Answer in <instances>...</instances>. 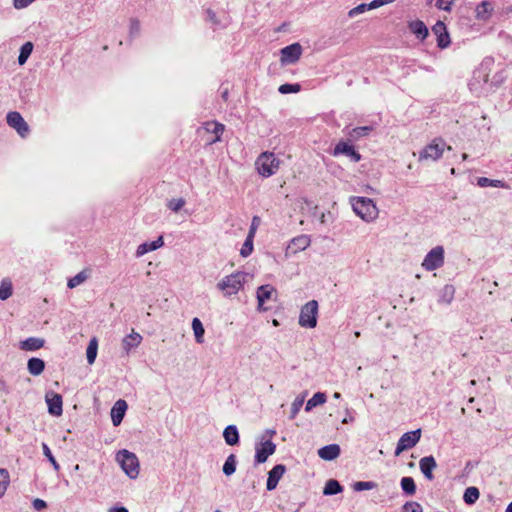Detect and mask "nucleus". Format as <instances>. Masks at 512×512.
<instances>
[{"instance_id":"1","label":"nucleus","mask_w":512,"mask_h":512,"mask_svg":"<svg viewBox=\"0 0 512 512\" xmlns=\"http://www.w3.org/2000/svg\"><path fill=\"white\" fill-rule=\"evenodd\" d=\"M257 172L263 177H270L280 167V160L272 152H262L255 162Z\"/></svg>"},{"instance_id":"2","label":"nucleus","mask_w":512,"mask_h":512,"mask_svg":"<svg viewBox=\"0 0 512 512\" xmlns=\"http://www.w3.org/2000/svg\"><path fill=\"white\" fill-rule=\"evenodd\" d=\"M352 207L354 212L367 222L373 221L378 217V209L374 202L369 198H353Z\"/></svg>"},{"instance_id":"3","label":"nucleus","mask_w":512,"mask_h":512,"mask_svg":"<svg viewBox=\"0 0 512 512\" xmlns=\"http://www.w3.org/2000/svg\"><path fill=\"white\" fill-rule=\"evenodd\" d=\"M224 132V125L216 121H208L197 131L198 137L206 145H211L220 140Z\"/></svg>"},{"instance_id":"4","label":"nucleus","mask_w":512,"mask_h":512,"mask_svg":"<svg viewBox=\"0 0 512 512\" xmlns=\"http://www.w3.org/2000/svg\"><path fill=\"white\" fill-rule=\"evenodd\" d=\"M445 149H451V147L442 138H434L419 152V160L436 161L443 155Z\"/></svg>"},{"instance_id":"5","label":"nucleus","mask_w":512,"mask_h":512,"mask_svg":"<svg viewBox=\"0 0 512 512\" xmlns=\"http://www.w3.org/2000/svg\"><path fill=\"white\" fill-rule=\"evenodd\" d=\"M258 310L268 311L273 309V303L277 302L276 289L267 284L262 285L257 289Z\"/></svg>"},{"instance_id":"6","label":"nucleus","mask_w":512,"mask_h":512,"mask_svg":"<svg viewBox=\"0 0 512 512\" xmlns=\"http://www.w3.org/2000/svg\"><path fill=\"white\" fill-rule=\"evenodd\" d=\"M318 317V302L311 300L302 306L299 315V324L304 328H315Z\"/></svg>"},{"instance_id":"7","label":"nucleus","mask_w":512,"mask_h":512,"mask_svg":"<svg viewBox=\"0 0 512 512\" xmlns=\"http://www.w3.org/2000/svg\"><path fill=\"white\" fill-rule=\"evenodd\" d=\"M116 459L127 475L131 478L137 477L139 474V461L135 454L122 450L117 453Z\"/></svg>"},{"instance_id":"8","label":"nucleus","mask_w":512,"mask_h":512,"mask_svg":"<svg viewBox=\"0 0 512 512\" xmlns=\"http://www.w3.org/2000/svg\"><path fill=\"white\" fill-rule=\"evenodd\" d=\"M244 275L240 272L226 276L221 282L218 283V288L225 295L236 294L243 288Z\"/></svg>"},{"instance_id":"9","label":"nucleus","mask_w":512,"mask_h":512,"mask_svg":"<svg viewBox=\"0 0 512 512\" xmlns=\"http://www.w3.org/2000/svg\"><path fill=\"white\" fill-rule=\"evenodd\" d=\"M444 263V249L442 246L434 247L429 251L422 262V267L427 271L440 268Z\"/></svg>"},{"instance_id":"10","label":"nucleus","mask_w":512,"mask_h":512,"mask_svg":"<svg viewBox=\"0 0 512 512\" xmlns=\"http://www.w3.org/2000/svg\"><path fill=\"white\" fill-rule=\"evenodd\" d=\"M420 437H421L420 429L404 433L397 443V447L395 449V455L399 456L402 452L413 448L419 442Z\"/></svg>"},{"instance_id":"11","label":"nucleus","mask_w":512,"mask_h":512,"mask_svg":"<svg viewBox=\"0 0 512 512\" xmlns=\"http://www.w3.org/2000/svg\"><path fill=\"white\" fill-rule=\"evenodd\" d=\"M334 156L345 155L349 157L354 162H359L361 160V154L356 150L353 142L350 140H340L334 147L333 150Z\"/></svg>"},{"instance_id":"12","label":"nucleus","mask_w":512,"mask_h":512,"mask_svg":"<svg viewBox=\"0 0 512 512\" xmlns=\"http://www.w3.org/2000/svg\"><path fill=\"white\" fill-rule=\"evenodd\" d=\"M7 124L15 129L17 133L22 137L25 138L30 133V128L27 122L24 120V118L21 116L19 112L12 111L7 114L6 117Z\"/></svg>"},{"instance_id":"13","label":"nucleus","mask_w":512,"mask_h":512,"mask_svg":"<svg viewBox=\"0 0 512 512\" xmlns=\"http://www.w3.org/2000/svg\"><path fill=\"white\" fill-rule=\"evenodd\" d=\"M432 32L437 37V45L439 48L444 49L450 45V36L444 22L437 21L432 27Z\"/></svg>"},{"instance_id":"14","label":"nucleus","mask_w":512,"mask_h":512,"mask_svg":"<svg viewBox=\"0 0 512 512\" xmlns=\"http://www.w3.org/2000/svg\"><path fill=\"white\" fill-rule=\"evenodd\" d=\"M276 445L271 440L261 442L256 446L255 460L257 463H264L270 455L275 452Z\"/></svg>"},{"instance_id":"15","label":"nucleus","mask_w":512,"mask_h":512,"mask_svg":"<svg viewBox=\"0 0 512 512\" xmlns=\"http://www.w3.org/2000/svg\"><path fill=\"white\" fill-rule=\"evenodd\" d=\"M302 54V48L300 44L295 43L282 49L281 60L282 62L293 63L296 62Z\"/></svg>"},{"instance_id":"16","label":"nucleus","mask_w":512,"mask_h":512,"mask_svg":"<svg viewBox=\"0 0 512 512\" xmlns=\"http://www.w3.org/2000/svg\"><path fill=\"white\" fill-rule=\"evenodd\" d=\"M419 467L425 478L429 481L434 479L433 470L437 467L433 456H426L420 459Z\"/></svg>"},{"instance_id":"17","label":"nucleus","mask_w":512,"mask_h":512,"mask_svg":"<svg viewBox=\"0 0 512 512\" xmlns=\"http://www.w3.org/2000/svg\"><path fill=\"white\" fill-rule=\"evenodd\" d=\"M127 408L128 405L125 400L120 399L116 401V403L111 409V419L114 426L120 425L124 418Z\"/></svg>"},{"instance_id":"18","label":"nucleus","mask_w":512,"mask_h":512,"mask_svg":"<svg viewBox=\"0 0 512 512\" xmlns=\"http://www.w3.org/2000/svg\"><path fill=\"white\" fill-rule=\"evenodd\" d=\"M285 466L282 464H278L272 468V470L269 472L268 479H267V489L273 490L277 487L279 480L282 478V476L285 473Z\"/></svg>"},{"instance_id":"19","label":"nucleus","mask_w":512,"mask_h":512,"mask_svg":"<svg viewBox=\"0 0 512 512\" xmlns=\"http://www.w3.org/2000/svg\"><path fill=\"white\" fill-rule=\"evenodd\" d=\"M408 28L412 34H414L419 40L424 41L429 31L425 23L421 20H414L408 23Z\"/></svg>"},{"instance_id":"20","label":"nucleus","mask_w":512,"mask_h":512,"mask_svg":"<svg viewBox=\"0 0 512 512\" xmlns=\"http://www.w3.org/2000/svg\"><path fill=\"white\" fill-rule=\"evenodd\" d=\"M46 402L48 404L49 412L52 415L59 416L62 413V397L58 394H47Z\"/></svg>"},{"instance_id":"21","label":"nucleus","mask_w":512,"mask_h":512,"mask_svg":"<svg viewBox=\"0 0 512 512\" xmlns=\"http://www.w3.org/2000/svg\"><path fill=\"white\" fill-rule=\"evenodd\" d=\"M141 342L142 336L139 333L132 330V332L122 340V347L128 354L131 352L132 349L138 347L141 344Z\"/></svg>"},{"instance_id":"22","label":"nucleus","mask_w":512,"mask_h":512,"mask_svg":"<svg viewBox=\"0 0 512 512\" xmlns=\"http://www.w3.org/2000/svg\"><path fill=\"white\" fill-rule=\"evenodd\" d=\"M44 339L37 337H30L20 341L19 348L23 351H36L44 346Z\"/></svg>"},{"instance_id":"23","label":"nucleus","mask_w":512,"mask_h":512,"mask_svg":"<svg viewBox=\"0 0 512 512\" xmlns=\"http://www.w3.org/2000/svg\"><path fill=\"white\" fill-rule=\"evenodd\" d=\"M340 454V447L337 444H331L325 447H322L318 450V455L323 460H333L337 458Z\"/></svg>"},{"instance_id":"24","label":"nucleus","mask_w":512,"mask_h":512,"mask_svg":"<svg viewBox=\"0 0 512 512\" xmlns=\"http://www.w3.org/2000/svg\"><path fill=\"white\" fill-rule=\"evenodd\" d=\"M27 369L31 375L38 376L44 371L45 362L40 358L33 357L28 360Z\"/></svg>"},{"instance_id":"25","label":"nucleus","mask_w":512,"mask_h":512,"mask_svg":"<svg viewBox=\"0 0 512 512\" xmlns=\"http://www.w3.org/2000/svg\"><path fill=\"white\" fill-rule=\"evenodd\" d=\"M373 131L371 126H361L353 128L348 132V140L351 142L357 141L362 137L368 136Z\"/></svg>"},{"instance_id":"26","label":"nucleus","mask_w":512,"mask_h":512,"mask_svg":"<svg viewBox=\"0 0 512 512\" xmlns=\"http://www.w3.org/2000/svg\"><path fill=\"white\" fill-rule=\"evenodd\" d=\"M226 443L230 446L236 445L239 442V433L235 426L230 425L225 428L223 432Z\"/></svg>"},{"instance_id":"27","label":"nucleus","mask_w":512,"mask_h":512,"mask_svg":"<svg viewBox=\"0 0 512 512\" xmlns=\"http://www.w3.org/2000/svg\"><path fill=\"white\" fill-rule=\"evenodd\" d=\"M477 185L479 187H496V188H508V185L503 180H492L487 177L477 178Z\"/></svg>"},{"instance_id":"28","label":"nucleus","mask_w":512,"mask_h":512,"mask_svg":"<svg viewBox=\"0 0 512 512\" xmlns=\"http://www.w3.org/2000/svg\"><path fill=\"white\" fill-rule=\"evenodd\" d=\"M163 245V238L160 236L156 241L141 244L137 249V255H143L149 251H153Z\"/></svg>"},{"instance_id":"29","label":"nucleus","mask_w":512,"mask_h":512,"mask_svg":"<svg viewBox=\"0 0 512 512\" xmlns=\"http://www.w3.org/2000/svg\"><path fill=\"white\" fill-rule=\"evenodd\" d=\"M479 496H480V492H479L478 488L471 486V487L466 488L464 495H463V500L466 504L472 505L479 499Z\"/></svg>"},{"instance_id":"30","label":"nucleus","mask_w":512,"mask_h":512,"mask_svg":"<svg viewBox=\"0 0 512 512\" xmlns=\"http://www.w3.org/2000/svg\"><path fill=\"white\" fill-rule=\"evenodd\" d=\"M401 488L403 492L407 495H414L416 493V484L412 477H403L401 479Z\"/></svg>"},{"instance_id":"31","label":"nucleus","mask_w":512,"mask_h":512,"mask_svg":"<svg viewBox=\"0 0 512 512\" xmlns=\"http://www.w3.org/2000/svg\"><path fill=\"white\" fill-rule=\"evenodd\" d=\"M326 402V395L324 393L318 392L313 395L311 399L308 400L306 404V411H310L313 408L320 406Z\"/></svg>"},{"instance_id":"32","label":"nucleus","mask_w":512,"mask_h":512,"mask_svg":"<svg viewBox=\"0 0 512 512\" xmlns=\"http://www.w3.org/2000/svg\"><path fill=\"white\" fill-rule=\"evenodd\" d=\"M98 350V341L96 338H92L88 344L86 355L89 364L94 363Z\"/></svg>"},{"instance_id":"33","label":"nucleus","mask_w":512,"mask_h":512,"mask_svg":"<svg viewBox=\"0 0 512 512\" xmlns=\"http://www.w3.org/2000/svg\"><path fill=\"white\" fill-rule=\"evenodd\" d=\"M192 329L194 331L196 341L198 343H202L205 330H204V327H203L201 321L198 318L193 319Z\"/></svg>"},{"instance_id":"34","label":"nucleus","mask_w":512,"mask_h":512,"mask_svg":"<svg viewBox=\"0 0 512 512\" xmlns=\"http://www.w3.org/2000/svg\"><path fill=\"white\" fill-rule=\"evenodd\" d=\"M342 491V487L337 480L331 479L326 482L324 487L325 495H334L340 493Z\"/></svg>"},{"instance_id":"35","label":"nucleus","mask_w":512,"mask_h":512,"mask_svg":"<svg viewBox=\"0 0 512 512\" xmlns=\"http://www.w3.org/2000/svg\"><path fill=\"white\" fill-rule=\"evenodd\" d=\"M12 283L8 279L2 280L0 284V299L6 300L12 295Z\"/></svg>"},{"instance_id":"36","label":"nucleus","mask_w":512,"mask_h":512,"mask_svg":"<svg viewBox=\"0 0 512 512\" xmlns=\"http://www.w3.org/2000/svg\"><path fill=\"white\" fill-rule=\"evenodd\" d=\"M33 50V44L31 42H26L20 50V55L18 57V62L20 65H23L29 56L31 55Z\"/></svg>"},{"instance_id":"37","label":"nucleus","mask_w":512,"mask_h":512,"mask_svg":"<svg viewBox=\"0 0 512 512\" xmlns=\"http://www.w3.org/2000/svg\"><path fill=\"white\" fill-rule=\"evenodd\" d=\"M310 243V240L307 236H299L297 238H294L289 245V249H305Z\"/></svg>"},{"instance_id":"38","label":"nucleus","mask_w":512,"mask_h":512,"mask_svg":"<svg viewBox=\"0 0 512 512\" xmlns=\"http://www.w3.org/2000/svg\"><path fill=\"white\" fill-rule=\"evenodd\" d=\"M10 483V476L6 469H0V497L4 495Z\"/></svg>"},{"instance_id":"39","label":"nucleus","mask_w":512,"mask_h":512,"mask_svg":"<svg viewBox=\"0 0 512 512\" xmlns=\"http://www.w3.org/2000/svg\"><path fill=\"white\" fill-rule=\"evenodd\" d=\"M235 470H236V457L234 454H231L230 456H228V458L226 459V461L224 463L223 472L226 475H231L235 472Z\"/></svg>"},{"instance_id":"40","label":"nucleus","mask_w":512,"mask_h":512,"mask_svg":"<svg viewBox=\"0 0 512 512\" xmlns=\"http://www.w3.org/2000/svg\"><path fill=\"white\" fill-rule=\"evenodd\" d=\"M87 278H88L87 272L81 271L76 276L69 279L68 286L70 288H74V287L78 286L79 284L83 283Z\"/></svg>"},{"instance_id":"41","label":"nucleus","mask_w":512,"mask_h":512,"mask_svg":"<svg viewBox=\"0 0 512 512\" xmlns=\"http://www.w3.org/2000/svg\"><path fill=\"white\" fill-rule=\"evenodd\" d=\"M253 238L254 237H251L250 235L247 236L241 250H240V254L243 256V257H247L249 256L252 251H253Z\"/></svg>"},{"instance_id":"42","label":"nucleus","mask_w":512,"mask_h":512,"mask_svg":"<svg viewBox=\"0 0 512 512\" xmlns=\"http://www.w3.org/2000/svg\"><path fill=\"white\" fill-rule=\"evenodd\" d=\"M453 295H454V288L452 286L446 285L441 290V299H440V301H442L444 303H449L452 300Z\"/></svg>"},{"instance_id":"43","label":"nucleus","mask_w":512,"mask_h":512,"mask_svg":"<svg viewBox=\"0 0 512 512\" xmlns=\"http://www.w3.org/2000/svg\"><path fill=\"white\" fill-rule=\"evenodd\" d=\"M301 90L300 84H283L279 87V92L282 94L297 93Z\"/></svg>"},{"instance_id":"44","label":"nucleus","mask_w":512,"mask_h":512,"mask_svg":"<svg viewBox=\"0 0 512 512\" xmlns=\"http://www.w3.org/2000/svg\"><path fill=\"white\" fill-rule=\"evenodd\" d=\"M402 512H422V507L417 502H407L402 508Z\"/></svg>"},{"instance_id":"45","label":"nucleus","mask_w":512,"mask_h":512,"mask_svg":"<svg viewBox=\"0 0 512 512\" xmlns=\"http://www.w3.org/2000/svg\"><path fill=\"white\" fill-rule=\"evenodd\" d=\"M43 452H44V455L48 458V460L52 463L54 468L58 471L60 469V465L54 458L50 448L45 443H43Z\"/></svg>"},{"instance_id":"46","label":"nucleus","mask_w":512,"mask_h":512,"mask_svg":"<svg viewBox=\"0 0 512 512\" xmlns=\"http://www.w3.org/2000/svg\"><path fill=\"white\" fill-rule=\"evenodd\" d=\"M184 205H185V200L182 198L172 199L168 203V207L174 212H178L180 209L183 208Z\"/></svg>"},{"instance_id":"47","label":"nucleus","mask_w":512,"mask_h":512,"mask_svg":"<svg viewBox=\"0 0 512 512\" xmlns=\"http://www.w3.org/2000/svg\"><path fill=\"white\" fill-rule=\"evenodd\" d=\"M455 0H437L436 7L440 10L450 11Z\"/></svg>"},{"instance_id":"48","label":"nucleus","mask_w":512,"mask_h":512,"mask_svg":"<svg viewBox=\"0 0 512 512\" xmlns=\"http://www.w3.org/2000/svg\"><path fill=\"white\" fill-rule=\"evenodd\" d=\"M260 218L258 216H254L253 219H252V223H251V227H250V231H249V234L251 237H254L255 236V233L260 225Z\"/></svg>"},{"instance_id":"49","label":"nucleus","mask_w":512,"mask_h":512,"mask_svg":"<svg viewBox=\"0 0 512 512\" xmlns=\"http://www.w3.org/2000/svg\"><path fill=\"white\" fill-rule=\"evenodd\" d=\"M34 0H14V6L17 9H22L30 5Z\"/></svg>"},{"instance_id":"50","label":"nucleus","mask_w":512,"mask_h":512,"mask_svg":"<svg viewBox=\"0 0 512 512\" xmlns=\"http://www.w3.org/2000/svg\"><path fill=\"white\" fill-rule=\"evenodd\" d=\"M33 507H34V509H35V510H37V511H41V510H43L44 508H46V503H45V501H43L42 499H38V498H37V499H35V500L33 501Z\"/></svg>"},{"instance_id":"51","label":"nucleus","mask_w":512,"mask_h":512,"mask_svg":"<svg viewBox=\"0 0 512 512\" xmlns=\"http://www.w3.org/2000/svg\"><path fill=\"white\" fill-rule=\"evenodd\" d=\"M372 487H373V483H371V482H357L355 485V488L357 490L371 489Z\"/></svg>"},{"instance_id":"52","label":"nucleus","mask_w":512,"mask_h":512,"mask_svg":"<svg viewBox=\"0 0 512 512\" xmlns=\"http://www.w3.org/2000/svg\"><path fill=\"white\" fill-rule=\"evenodd\" d=\"M108 512H128V510L122 506H113L108 510Z\"/></svg>"},{"instance_id":"53","label":"nucleus","mask_w":512,"mask_h":512,"mask_svg":"<svg viewBox=\"0 0 512 512\" xmlns=\"http://www.w3.org/2000/svg\"><path fill=\"white\" fill-rule=\"evenodd\" d=\"M506 512H512V502L508 505Z\"/></svg>"},{"instance_id":"54","label":"nucleus","mask_w":512,"mask_h":512,"mask_svg":"<svg viewBox=\"0 0 512 512\" xmlns=\"http://www.w3.org/2000/svg\"><path fill=\"white\" fill-rule=\"evenodd\" d=\"M272 324H273V326H275V327L279 326V322H278V320H276V319H274V320L272 321Z\"/></svg>"},{"instance_id":"55","label":"nucleus","mask_w":512,"mask_h":512,"mask_svg":"<svg viewBox=\"0 0 512 512\" xmlns=\"http://www.w3.org/2000/svg\"><path fill=\"white\" fill-rule=\"evenodd\" d=\"M467 157H468V156H467V154H466V153H463V154H462V159H463V160H466V159H467Z\"/></svg>"},{"instance_id":"56","label":"nucleus","mask_w":512,"mask_h":512,"mask_svg":"<svg viewBox=\"0 0 512 512\" xmlns=\"http://www.w3.org/2000/svg\"><path fill=\"white\" fill-rule=\"evenodd\" d=\"M360 336V333L359 332H355V337H359Z\"/></svg>"}]
</instances>
